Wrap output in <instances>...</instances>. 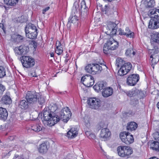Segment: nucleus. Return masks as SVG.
Here are the masks:
<instances>
[{
    "mask_svg": "<svg viewBox=\"0 0 159 159\" xmlns=\"http://www.w3.org/2000/svg\"><path fill=\"white\" fill-rule=\"evenodd\" d=\"M149 16L151 19L148 26V28L155 29L159 27V9H153L150 11Z\"/></svg>",
    "mask_w": 159,
    "mask_h": 159,
    "instance_id": "obj_1",
    "label": "nucleus"
},
{
    "mask_svg": "<svg viewBox=\"0 0 159 159\" xmlns=\"http://www.w3.org/2000/svg\"><path fill=\"white\" fill-rule=\"evenodd\" d=\"M25 32L26 36L31 39L36 38L38 33L37 29L36 26L31 23L27 24L25 27Z\"/></svg>",
    "mask_w": 159,
    "mask_h": 159,
    "instance_id": "obj_2",
    "label": "nucleus"
},
{
    "mask_svg": "<svg viewBox=\"0 0 159 159\" xmlns=\"http://www.w3.org/2000/svg\"><path fill=\"white\" fill-rule=\"evenodd\" d=\"M119 45L118 43L113 38H110L104 45L103 52L105 54H108L110 52V50L116 49Z\"/></svg>",
    "mask_w": 159,
    "mask_h": 159,
    "instance_id": "obj_3",
    "label": "nucleus"
},
{
    "mask_svg": "<svg viewBox=\"0 0 159 159\" xmlns=\"http://www.w3.org/2000/svg\"><path fill=\"white\" fill-rule=\"evenodd\" d=\"M85 70L88 73L95 75L100 73L102 67L97 63L89 64L85 67Z\"/></svg>",
    "mask_w": 159,
    "mask_h": 159,
    "instance_id": "obj_4",
    "label": "nucleus"
},
{
    "mask_svg": "<svg viewBox=\"0 0 159 159\" xmlns=\"http://www.w3.org/2000/svg\"><path fill=\"white\" fill-rule=\"evenodd\" d=\"M118 155L122 157H126L128 158L133 153L132 149L129 146H120L117 148Z\"/></svg>",
    "mask_w": 159,
    "mask_h": 159,
    "instance_id": "obj_5",
    "label": "nucleus"
},
{
    "mask_svg": "<svg viewBox=\"0 0 159 159\" xmlns=\"http://www.w3.org/2000/svg\"><path fill=\"white\" fill-rule=\"evenodd\" d=\"M20 60L23 66L27 68L32 67L35 63L34 59L30 56H22L20 57Z\"/></svg>",
    "mask_w": 159,
    "mask_h": 159,
    "instance_id": "obj_6",
    "label": "nucleus"
},
{
    "mask_svg": "<svg viewBox=\"0 0 159 159\" xmlns=\"http://www.w3.org/2000/svg\"><path fill=\"white\" fill-rule=\"evenodd\" d=\"M59 117L60 119L64 122H67L71 116V113L68 107L63 108L59 113Z\"/></svg>",
    "mask_w": 159,
    "mask_h": 159,
    "instance_id": "obj_7",
    "label": "nucleus"
},
{
    "mask_svg": "<svg viewBox=\"0 0 159 159\" xmlns=\"http://www.w3.org/2000/svg\"><path fill=\"white\" fill-rule=\"evenodd\" d=\"M120 138L122 141L127 145L133 143L134 141L133 136L130 134V133L125 132H121L120 135Z\"/></svg>",
    "mask_w": 159,
    "mask_h": 159,
    "instance_id": "obj_8",
    "label": "nucleus"
},
{
    "mask_svg": "<svg viewBox=\"0 0 159 159\" xmlns=\"http://www.w3.org/2000/svg\"><path fill=\"white\" fill-rule=\"evenodd\" d=\"M81 82L87 87L93 86L94 82L93 77L90 75H86L83 76L81 79Z\"/></svg>",
    "mask_w": 159,
    "mask_h": 159,
    "instance_id": "obj_9",
    "label": "nucleus"
},
{
    "mask_svg": "<svg viewBox=\"0 0 159 159\" xmlns=\"http://www.w3.org/2000/svg\"><path fill=\"white\" fill-rule=\"evenodd\" d=\"M38 94V93L34 91H28L26 95V99L31 104H34L37 101Z\"/></svg>",
    "mask_w": 159,
    "mask_h": 159,
    "instance_id": "obj_10",
    "label": "nucleus"
},
{
    "mask_svg": "<svg viewBox=\"0 0 159 159\" xmlns=\"http://www.w3.org/2000/svg\"><path fill=\"white\" fill-rule=\"evenodd\" d=\"M88 104L90 108L96 109L100 107L101 101L98 98H90L88 100Z\"/></svg>",
    "mask_w": 159,
    "mask_h": 159,
    "instance_id": "obj_11",
    "label": "nucleus"
},
{
    "mask_svg": "<svg viewBox=\"0 0 159 159\" xmlns=\"http://www.w3.org/2000/svg\"><path fill=\"white\" fill-rule=\"evenodd\" d=\"M139 79L138 75L133 74L130 75L127 78L126 83L130 86H134L139 81Z\"/></svg>",
    "mask_w": 159,
    "mask_h": 159,
    "instance_id": "obj_12",
    "label": "nucleus"
},
{
    "mask_svg": "<svg viewBox=\"0 0 159 159\" xmlns=\"http://www.w3.org/2000/svg\"><path fill=\"white\" fill-rule=\"evenodd\" d=\"M132 65L129 62L126 63L125 65L121 66L119 70L118 74L120 76H122L126 74L131 70Z\"/></svg>",
    "mask_w": 159,
    "mask_h": 159,
    "instance_id": "obj_13",
    "label": "nucleus"
},
{
    "mask_svg": "<svg viewBox=\"0 0 159 159\" xmlns=\"http://www.w3.org/2000/svg\"><path fill=\"white\" fill-rule=\"evenodd\" d=\"M29 48L24 45H21L15 47L14 50L16 55H24L26 54L28 52Z\"/></svg>",
    "mask_w": 159,
    "mask_h": 159,
    "instance_id": "obj_14",
    "label": "nucleus"
},
{
    "mask_svg": "<svg viewBox=\"0 0 159 159\" xmlns=\"http://www.w3.org/2000/svg\"><path fill=\"white\" fill-rule=\"evenodd\" d=\"M154 139L156 140L152 143V148L153 150L159 152V133L158 132H155L153 134Z\"/></svg>",
    "mask_w": 159,
    "mask_h": 159,
    "instance_id": "obj_15",
    "label": "nucleus"
},
{
    "mask_svg": "<svg viewBox=\"0 0 159 159\" xmlns=\"http://www.w3.org/2000/svg\"><path fill=\"white\" fill-rule=\"evenodd\" d=\"M111 135V132L109 129L106 128L101 130L100 136L102 141H105L108 139Z\"/></svg>",
    "mask_w": 159,
    "mask_h": 159,
    "instance_id": "obj_16",
    "label": "nucleus"
},
{
    "mask_svg": "<svg viewBox=\"0 0 159 159\" xmlns=\"http://www.w3.org/2000/svg\"><path fill=\"white\" fill-rule=\"evenodd\" d=\"M107 86V83L104 81H102L98 82L93 87L94 89L96 91L98 92L101 90L105 88Z\"/></svg>",
    "mask_w": 159,
    "mask_h": 159,
    "instance_id": "obj_17",
    "label": "nucleus"
},
{
    "mask_svg": "<svg viewBox=\"0 0 159 159\" xmlns=\"http://www.w3.org/2000/svg\"><path fill=\"white\" fill-rule=\"evenodd\" d=\"M51 119L47 122V125L50 126L54 125L59 121L60 119L58 115H55L52 113Z\"/></svg>",
    "mask_w": 159,
    "mask_h": 159,
    "instance_id": "obj_18",
    "label": "nucleus"
},
{
    "mask_svg": "<svg viewBox=\"0 0 159 159\" xmlns=\"http://www.w3.org/2000/svg\"><path fill=\"white\" fill-rule=\"evenodd\" d=\"M117 25L113 22H110L107 25V29L110 31V34H115L117 31Z\"/></svg>",
    "mask_w": 159,
    "mask_h": 159,
    "instance_id": "obj_19",
    "label": "nucleus"
},
{
    "mask_svg": "<svg viewBox=\"0 0 159 159\" xmlns=\"http://www.w3.org/2000/svg\"><path fill=\"white\" fill-rule=\"evenodd\" d=\"M113 89L110 87H105L102 91V96L105 98H107L111 96L113 93Z\"/></svg>",
    "mask_w": 159,
    "mask_h": 159,
    "instance_id": "obj_20",
    "label": "nucleus"
},
{
    "mask_svg": "<svg viewBox=\"0 0 159 159\" xmlns=\"http://www.w3.org/2000/svg\"><path fill=\"white\" fill-rule=\"evenodd\" d=\"M80 11L81 16H82L83 14L86 16L88 9L86 5L85 1L83 0L80 3Z\"/></svg>",
    "mask_w": 159,
    "mask_h": 159,
    "instance_id": "obj_21",
    "label": "nucleus"
},
{
    "mask_svg": "<svg viewBox=\"0 0 159 159\" xmlns=\"http://www.w3.org/2000/svg\"><path fill=\"white\" fill-rule=\"evenodd\" d=\"M78 134L76 129L74 128H71L67 133V136L70 138H73L76 137Z\"/></svg>",
    "mask_w": 159,
    "mask_h": 159,
    "instance_id": "obj_22",
    "label": "nucleus"
},
{
    "mask_svg": "<svg viewBox=\"0 0 159 159\" xmlns=\"http://www.w3.org/2000/svg\"><path fill=\"white\" fill-rule=\"evenodd\" d=\"M48 147L47 145V142H44L39 145L38 149L39 152L44 153L48 151Z\"/></svg>",
    "mask_w": 159,
    "mask_h": 159,
    "instance_id": "obj_23",
    "label": "nucleus"
},
{
    "mask_svg": "<svg viewBox=\"0 0 159 159\" xmlns=\"http://www.w3.org/2000/svg\"><path fill=\"white\" fill-rule=\"evenodd\" d=\"M31 104L28 102V101L25 99L21 100L19 102V106L22 109H26Z\"/></svg>",
    "mask_w": 159,
    "mask_h": 159,
    "instance_id": "obj_24",
    "label": "nucleus"
},
{
    "mask_svg": "<svg viewBox=\"0 0 159 159\" xmlns=\"http://www.w3.org/2000/svg\"><path fill=\"white\" fill-rule=\"evenodd\" d=\"M24 38L22 36L19 34H14L11 36V39L14 42L19 43L23 41Z\"/></svg>",
    "mask_w": 159,
    "mask_h": 159,
    "instance_id": "obj_25",
    "label": "nucleus"
},
{
    "mask_svg": "<svg viewBox=\"0 0 159 159\" xmlns=\"http://www.w3.org/2000/svg\"><path fill=\"white\" fill-rule=\"evenodd\" d=\"M8 113L6 109L4 108H0V118L4 120H6L8 116Z\"/></svg>",
    "mask_w": 159,
    "mask_h": 159,
    "instance_id": "obj_26",
    "label": "nucleus"
},
{
    "mask_svg": "<svg viewBox=\"0 0 159 159\" xmlns=\"http://www.w3.org/2000/svg\"><path fill=\"white\" fill-rule=\"evenodd\" d=\"M138 127L137 124L134 122H131L127 124V129L129 131L135 130Z\"/></svg>",
    "mask_w": 159,
    "mask_h": 159,
    "instance_id": "obj_27",
    "label": "nucleus"
},
{
    "mask_svg": "<svg viewBox=\"0 0 159 159\" xmlns=\"http://www.w3.org/2000/svg\"><path fill=\"white\" fill-rule=\"evenodd\" d=\"M46 109L47 108L46 110L44 109L43 111V118L44 120L48 122V121L50 119H51V117L52 116V114L46 110Z\"/></svg>",
    "mask_w": 159,
    "mask_h": 159,
    "instance_id": "obj_28",
    "label": "nucleus"
},
{
    "mask_svg": "<svg viewBox=\"0 0 159 159\" xmlns=\"http://www.w3.org/2000/svg\"><path fill=\"white\" fill-rule=\"evenodd\" d=\"M150 60L151 61L152 65L156 64L159 61V57L158 55L152 54L150 56Z\"/></svg>",
    "mask_w": 159,
    "mask_h": 159,
    "instance_id": "obj_29",
    "label": "nucleus"
},
{
    "mask_svg": "<svg viewBox=\"0 0 159 159\" xmlns=\"http://www.w3.org/2000/svg\"><path fill=\"white\" fill-rule=\"evenodd\" d=\"M3 103L6 104H9L11 103V100L10 97L7 95L4 96L2 99Z\"/></svg>",
    "mask_w": 159,
    "mask_h": 159,
    "instance_id": "obj_30",
    "label": "nucleus"
},
{
    "mask_svg": "<svg viewBox=\"0 0 159 159\" xmlns=\"http://www.w3.org/2000/svg\"><path fill=\"white\" fill-rule=\"evenodd\" d=\"M78 17L75 15L74 16H70L69 18L68 23L67 25H68L69 24H70L71 23L74 24L78 23Z\"/></svg>",
    "mask_w": 159,
    "mask_h": 159,
    "instance_id": "obj_31",
    "label": "nucleus"
},
{
    "mask_svg": "<svg viewBox=\"0 0 159 159\" xmlns=\"http://www.w3.org/2000/svg\"><path fill=\"white\" fill-rule=\"evenodd\" d=\"M126 63L120 58H118L116 60V65L118 67H121V66H124Z\"/></svg>",
    "mask_w": 159,
    "mask_h": 159,
    "instance_id": "obj_32",
    "label": "nucleus"
},
{
    "mask_svg": "<svg viewBox=\"0 0 159 159\" xmlns=\"http://www.w3.org/2000/svg\"><path fill=\"white\" fill-rule=\"evenodd\" d=\"M125 35H126L127 37L133 38L134 33L131 32L129 27H127L126 28L125 31Z\"/></svg>",
    "mask_w": 159,
    "mask_h": 159,
    "instance_id": "obj_33",
    "label": "nucleus"
},
{
    "mask_svg": "<svg viewBox=\"0 0 159 159\" xmlns=\"http://www.w3.org/2000/svg\"><path fill=\"white\" fill-rule=\"evenodd\" d=\"M18 1V0H4V2L5 4L12 6L16 5Z\"/></svg>",
    "mask_w": 159,
    "mask_h": 159,
    "instance_id": "obj_34",
    "label": "nucleus"
},
{
    "mask_svg": "<svg viewBox=\"0 0 159 159\" xmlns=\"http://www.w3.org/2000/svg\"><path fill=\"white\" fill-rule=\"evenodd\" d=\"M31 129L35 132H39L42 129V127L39 124H35L31 126Z\"/></svg>",
    "mask_w": 159,
    "mask_h": 159,
    "instance_id": "obj_35",
    "label": "nucleus"
},
{
    "mask_svg": "<svg viewBox=\"0 0 159 159\" xmlns=\"http://www.w3.org/2000/svg\"><path fill=\"white\" fill-rule=\"evenodd\" d=\"M125 54L127 56L133 57L135 55V52L133 51V49L130 48L126 51Z\"/></svg>",
    "mask_w": 159,
    "mask_h": 159,
    "instance_id": "obj_36",
    "label": "nucleus"
},
{
    "mask_svg": "<svg viewBox=\"0 0 159 159\" xmlns=\"http://www.w3.org/2000/svg\"><path fill=\"white\" fill-rule=\"evenodd\" d=\"M146 4L147 7H154L155 3L154 0H147Z\"/></svg>",
    "mask_w": 159,
    "mask_h": 159,
    "instance_id": "obj_37",
    "label": "nucleus"
},
{
    "mask_svg": "<svg viewBox=\"0 0 159 159\" xmlns=\"http://www.w3.org/2000/svg\"><path fill=\"white\" fill-rule=\"evenodd\" d=\"M152 39L154 42L159 43V33L156 32L153 35Z\"/></svg>",
    "mask_w": 159,
    "mask_h": 159,
    "instance_id": "obj_38",
    "label": "nucleus"
},
{
    "mask_svg": "<svg viewBox=\"0 0 159 159\" xmlns=\"http://www.w3.org/2000/svg\"><path fill=\"white\" fill-rule=\"evenodd\" d=\"M6 75L5 69L2 66H0V78L3 77Z\"/></svg>",
    "mask_w": 159,
    "mask_h": 159,
    "instance_id": "obj_39",
    "label": "nucleus"
},
{
    "mask_svg": "<svg viewBox=\"0 0 159 159\" xmlns=\"http://www.w3.org/2000/svg\"><path fill=\"white\" fill-rule=\"evenodd\" d=\"M110 10V6L108 5H105L104 10H103V12L105 14H108Z\"/></svg>",
    "mask_w": 159,
    "mask_h": 159,
    "instance_id": "obj_40",
    "label": "nucleus"
},
{
    "mask_svg": "<svg viewBox=\"0 0 159 159\" xmlns=\"http://www.w3.org/2000/svg\"><path fill=\"white\" fill-rule=\"evenodd\" d=\"M90 118L87 116H85L84 118V121L85 123V125L88 126L89 125L90 122Z\"/></svg>",
    "mask_w": 159,
    "mask_h": 159,
    "instance_id": "obj_41",
    "label": "nucleus"
},
{
    "mask_svg": "<svg viewBox=\"0 0 159 159\" xmlns=\"http://www.w3.org/2000/svg\"><path fill=\"white\" fill-rule=\"evenodd\" d=\"M63 50L62 48H56L55 49V52L58 55H60L63 52Z\"/></svg>",
    "mask_w": 159,
    "mask_h": 159,
    "instance_id": "obj_42",
    "label": "nucleus"
},
{
    "mask_svg": "<svg viewBox=\"0 0 159 159\" xmlns=\"http://www.w3.org/2000/svg\"><path fill=\"white\" fill-rule=\"evenodd\" d=\"M134 92L133 91H129L126 93L127 95L129 97H131L134 96Z\"/></svg>",
    "mask_w": 159,
    "mask_h": 159,
    "instance_id": "obj_43",
    "label": "nucleus"
},
{
    "mask_svg": "<svg viewBox=\"0 0 159 159\" xmlns=\"http://www.w3.org/2000/svg\"><path fill=\"white\" fill-rule=\"evenodd\" d=\"M5 88L3 85L0 84V94H2L3 92L5 90Z\"/></svg>",
    "mask_w": 159,
    "mask_h": 159,
    "instance_id": "obj_44",
    "label": "nucleus"
},
{
    "mask_svg": "<svg viewBox=\"0 0 159 159\" xmlns=\"http://www.w3.org/2000/svg\"><path fill=\"white\" fill-rule=\"evenodd\" d=\"M79 6L77 2H75L74 3L73 6V8H75V10L76 11L77 8L79 7Z\"/></svg>",
    "mask_w": 159,
    "mask_h": 159,
    "instance_id": "obj_45",
    "label": "nucleus"
},
{
    "mask_svg": "<svg viewBox=\"0 0 159 159\" xmlns=\"http://www.w3.org/2000/svg\"><path fill=\"white\" fill-rule=\"evenodd\" d=\"M119 34L120 35H125V31L120 28L118 30Z\"/></svg>",
    "mask_w": 159,
    "mask_h": 159,
    "instance_id": "obj_46",
    "label": "nucleus"
},
{
    "mask_svg": "<svg viewBox=\"0 0 159 159\" xmlns=\"http://www.w3.org/2000/svg\"><path fill=\"white\" fill-rule=\"evenodd\" d=\"M56 48H61V43L59 41H57L56 42Z\"/></svg>",
    "mask_w": 159,
    "mask_h": 159,
    "instance_id": "obj_47",
    "label": "nucleus"
},
{
    "mask_svg": "<svg viewBox=\"0 0 159 159\" xmlns=\"http://www.w3.org/2000/svg\"><path fill=\"white\" fill-rule=\"evenodd\" d=\"M96 138V136L95 134H90L89 135V138H91L93 139H95Z\"/></svg>",
    "mask_w": 159,
    "mask_h": 159,
    "instance_id": "obj_48",
    "label": "nucleus"
},
{
    "mask_svg": "<svg viewBox=\"0 0 159 159\" xmlns=\"http://www.w3.org/2000/svg\"><path fill=\"white\" fill-rule=\"evenodd\" d=\"M49 7H47L46 8H45L43 10V14H44L45 13V12L48 11L49 9Z\"/></svg>",
    "mask_w": 159,
    "mask_h": 159,
    "instance_id": "obj_49",
    "label": "nucleus"
},
{
    "mask_svg": "<svg viewBox=\"0 0 159 159\" xmlns=\"http://www.w3.org/2000/svg\"><path fill=\"white\" fill-rule=\"evenodd\" d=\"M40 100H41V101H40V100L39 99V98H38V101L39 102H40V104H43V102H44V99L43 98H40Z\"/></svg>",
    "mask_w": 159,
    "mask_h": 159,
    "instance_id": "obj_50",
    "label": "nucleus"
},
{
    "mask_svg": "<svg viewBox=\"0 0 159 159\" xmlns=\"http://www.w3.org/2000/svg\"><path fill=\"white\" fill-rule=\"evenodd\" d=\"M0 27L4 31H5V28L4 27L3 24L0 23Z\"/></svg>",
    "mask_w": 159,
    "mask_h": 159,
    "instance_id": "obj_51",
    "label": "nucleus"
},
{
    "mask_svg": "<svg viewBox=\"0 0 159 159\" xmlns=\"http://www.w3.org/2000/svg\"><path fill=\"white\" fill-rule=\"evenodd\" d=\"M14 139V137L13 136H10L9 137V139L11 140H13Z\"/></svg>",
    "mask_w": 159,
    "mask_h": 159,
    "instance_id": "obj_52",
    "label": "nucleus"
},
{
    "mask_svg": "<svg viewBox=\"0 0 159 159\" xmlns=\"http://www.w3.org/2000/svg\"><path fill=\"white\" fill-rule=\"evenodd\" d=\"M36 159H45L43 157L39 156L37 157Z\"/></svg>",
    "mask_w": 159,
    "mask_h": 159,
    "instance_id": "obj_53",
    "label": "nucleus"
},
{
    "mask_svg": "<svg viewBox=\"0 0 159 159\" xmlns=\"http://www.w3.org/2000/svg\"><path fill=\"white\" fill-rule=\"evenodd\" d=\"M31 75L33 77H37V75L36 74H35V72L31 73Z\"/></svg>",
    "mask_w": 159,
    "mask_h": 159,
    "instance_id": "obj_54",
    "label": "nucleus"
},
{
    "mask_svg": "<svg viewBox=\"0 0 159 159\" xmlns=\"http://www.w3.org/2000/svg\"><path fill=\"white\" fill-rule=\"evenodd\" d=\"M159 159L158 158H156V157H150L149 159Z\"/></svg>",
    "mask_w": 159,
    "mask_h": 159,
    "instance_id": "obj_55",
    "label": "nucleus"
},
{
    "mask_svg": "<svg viewBox=\"0 0 159 159\" xmlns=\"http://www.w3.org/2000/svg\"><path fill=\"white\" fill-rule=\"evenodd\" d=\"M54 55V54L53 52H52L50 53V56L52 57H53Z\"/></svg>",
    "mask_w": 159,
    "mask_h": 159,
    "instance_id": "obj_56",
    "label": "nucleus"
},
{
    "mask_svg": "<svg viewBox=\"0 0 159 159\" xmlns=\"http://www.w3.org/2000/svg\"><path fill=\"white\" fill-rule=\"evenodd\" d=\"M157 107L159 110V102L157 103Z\"/></svg>",
    "mask_w": 159,
    "mask_h": 159,
    "instance_id": "obj_57",
    "label": "nucleus"
},
{
    "mask_svg": "<svg viewBox=\"0 0 159 159\" xmlns=\"http://www.w3.org/2000/svg\"><path fill=\"white\" fill-rule=\"evenodd\" d=\"M23 17H24V16H21L20 17V18H21V19L23 18Z\"/></svg>",
    "mask_w": 159,
    "mask_h": 159,
    "instance_id": "obj_58",
    "label": "nucleus"
},
{
    "mask_svg": "<svg viewBox=\"0 0 159 159\" xmlns=\"http://www.w3.org/2000/svg\"><path fill=\"white\" fill-rule=\"evenodd\" d=\"M24 22V21H20V22H21V23L23 22Z\"/></svg>",
    "mask_w": 159,
    "mask_h": 159,
    "instance_id": "obj_59",
    "label": "nucleus"
},
{
    "mask_svg": "<svg viewBox=\"0 0 159 159\" xmlns=\"http://www.w3.org/2000/svg\"><path fill=\"white\" fill-rule=\"evenodd\" d=\"M156 52H157L156 53H158V52L157 51H156Z\"/></svg>",
    "mask_w": 159,
    "mask_h": 159,
    "instance_id": "obj_60",
    "label": "nucleus"
}]
</instances>
